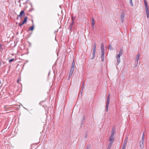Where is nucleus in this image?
Returning <instances> with one entry per match:
<instances>
[{
    "label": "nucleus",
    "mask_w": 149,
    "mask_h": 149,
    "mask_svg": "<svg viewBox=\"0 0 149 149\" xmlns=\"http://www.w3.org/2000/svg\"><path fill=\"white\" fill-rule=\"evenodd\" d=\"M112 143H113L110 142V143L108 145L109 146H111Z\"/></svg>",
    "instance_id": "obj_28"
},
{
    "label": "nucleus",
    "mask_w": 149,
    "mask_h": 149,
    "mask_svg": "<svg viewBox=\"0 0 149 149\" xmlns=\"http://www.w3.org/2000/svg\"><path fill=\"white\" fill-rule=\"evenodd\" d=\"M1 84V81H0V89L2 85Z\"/></svg>",
    "instance_id": "obj_33"
},
{
    "label": "nucleus",
    "mask_w": 149,
    "mask_h": 149,
    "mask_svg": "<svg viewBox=\"0 0 149 149\" xmlns=\"http://www.w3.org/2000/svg\"><path fill=\"white\" fill-rule=\"evenodd\" d=\"M144 3H145V2L146 3H147V2L146 1V0H144Z\"/></svg>",
    "instance_id": "obj_37"
},
{
    "label": "nucleus",
    "mask_w": 149,
    "mask_h": 149,
    "mask_svg": "<svg viewBox=\"0 0 149 149\" xmlns=\"http://www.w3.org/2000/svg\"><path fill=\"white\" fill-rule=\"evenodd\" d=\"M27 19H28V17H27V16H26L24 17L23 21L22 22V24H24L27 21Z\"/></svg>",
    "instance_id": "obj_14"
},
{
    "label": "nucleus",
    "mask_w": 149,
    "mask_h": 149,
    "mask_svg": "<svg viewBox=\"0 0 149 149\" xmlns=\"http://www.w3.org/2000/svg\"><path fill=\"white\" fill-rule=\"evenodd\" d=\"M130 3L132 6H133V4L132 2V0H130Z\"/></svg>",
    "instance_id": "obj_19"
},
{
    "label": "nucleus",
    "mask_w": 149,
    "mask_h": 149,
    "mask_svg": "<svg viewBox=\"0 0 149 149\" xmlns=\"http://www.w3.org/2000/svg\"><path fill=\"white\" fill-rule=\"evenodd\" d=\"M126 145L123 144L122 148L125 149L126 146Z\"/></svg>",
    "instance_id": "obj_24"
},
{
    "label": "nucleus",
    "mask_w": 149,
    "mask_h": 149,
    "mask_svg": "<svg viewBox=\"0 0 149 149\" xmlns=\"http://www.w3.org/2000/svg\"><path fill=\"white\" fill-rule=\"evenodd\" d=\"M110 94H109V95H108V97H110Z\"/></svg>",
    "instance_id": "obj_39"
},
{
    "label": "nucleus",
    "mask_w": 149,
    "mask_h": 149,
    "mask_svg": "<svg viewBox=\"0 0 149 149\" xmlns=\"http://www.w3.org/2000/svg\"><path fill=\"white\" fill-rule=\"evenodd\" d=\"M14 60V58L11 59L9 60V63H11V62H12Z\"/></svg>",
    "instance_id": "obj_23"
},
{
    "label": "nucleus",
    "mask_w": 149,
    "mask_h": 149,
    "mask_svg": "<svg viewBox=\"0 0 149 149\" xmlns=\"http://www.w3.org/2000/svg\"><path fill=\"white\" fill-rule=\"evenodd\" d=\"M88 136V134H85V135L84 136V138H87V137Z\"/></svg>",
    "instance_id": "obj_30"
},
{
    "label": "nucleus",
    "mask_w": 149,
    "mask_h": 149,
    "mask_svg": "<svg viewBox=\"0 0 149 149\" xmlns=\"http://www.w3.org/2000/svg\"><path fill=\"white\" fill-rule=\"evenodd\" d=\"M23 15H24V10H22L20 13L19 14L18 16L17 17H21Z\"/></svg>",
    "instance_id": "obj_8"
},
{
    "label": "nucleus",
    "mask_w": 149,
    "mask_h": 149,
    "mask_svg": "<svg viewBox=\"0 0 149 149\" xmlns=\"http://www.w3.org/2000/svg\"><path fill=\"white\" fill-rule=\"evenodd\" d=\"M34 29V25L33 24L32 26H31L29 29V30L30 31H33Z\"/></svg>",
    "instance_id": "obj_16"
},
{
    "label": "nucleus",
    "mask_w": 149,
    "mask_h": 149,
    "mask_svg": "<svg viewBox=\"0 0 149 149\" xmlns=\"http://www.w3.org/2000/svg\"><path fill=\"white\" fill-rule=\"evenodd\" d=\"M123 50L121 49H120V51L119 52V54H120L121 55H122L123 54Z\"/></svg>",
    "instance_id": "obj_21"
},
{
    "label": "nucleus",
    "mask_w": 149,
    "mask_h": 149,
    "mask_svg": "<svg viewBox=\"0 0 149 149\" xmlns=\"http://www.w3.org/2000/svg\"><path fill=\"white\" fill-rule=\"evenodd\" d=\"M74 65H75V62L74 60L73 59L72 63L71 65V68H70V70H73L74 71Z\"/></svg>",
    "instance_id": "obj_5"
},
{
    "label": "nucleus",
    "mask_w": 149,
    "mask_h": 149,
    "mask_svg": "<svg viewBox=\"0 0 149 149\" xmlns=\"http://www.w3.org/2000/svg\"><path fill=\"white\" fill-rule=\"evenodd\" d=\"M144 4H145V8H146V7H148V4H147V3H146L145 2V3H144Z\"/></svg>",
    "instance_id": "obj_25"
},
{
    "label": "nucleus",
    "mask_w": 149,
    "mask_h": 149,
    "mask_svg": "<svg viewBox=\"0 0 149 149\" xmlns=\"http://www.w3.org/2000/svg\"><path fill=\"white\" fill-rule=\"evenodd\" d=\"M142 136H143L144 137V132L143 133V134Z\"/></svg>",
    "instance_id": "obj_40"
},
{
    "label": "nucleus",
    "mask_w": 149,
    "mask_h": 149,
    "mask_svg": "<svg viewBox=\"0 0 149 149\" xmlns=\"http://www.w3.org/2000/svg\"><path fill=\"white\" fill-rule=\"evenodd\" d=\"M0 48L1 49H2V46L1 44H0Z\"/></svg>",
    "instance_id": "obj_34"
},
{
    "label": "nucleus",
    "mask_w": 149,
    "mask_h": 149,
    "mask_svg": "<svg viewBox=\"0 0 149 149\" xmlns=\"http://www.w3.org/2000/svg\"><path fill=\"white\" fill-rule=\"evenodd\" d=\"M140 141L144 142V137L143 136H142L141 137V140Z\"/></svg>",
    "instance_id": "obj_20"
},
{
    "label": "nucleus",
    "mask_w": 149,
    "mask_h": 149,
    "mask_svg": "<svg viewBox=\"0 0 149 149\" xmlns=\"http://www.w3.org/2000/svg\"><path fill=\"white\" fill-rule=\"evenodd\" d=\"M73 24L74 22H72V23L70 24L68 28V29L70 30V31H72V29L73 28Z\"/></svg>",
    "instance_id": "obj_9"
},
{
    "label": "nucleus",
    "mask_w": 149,
    "mask_h": 149,
    "mask_svg": "<svg viewBox=\"0 0 149 149\" xmlns=\"http://www.w3.org/2000/svg\"><path fill=\"white\" fill-rule=\"evenodd\" d=\"M127 141H126V140H124L123 144L127 145Z\"/></svg>",
    "instance_id": "obj_27"
},
{
    "label": "nucleus",
    "mask_w": 149,
    "mask_h": 149,
    "mask_svg": "<svg viewBox=\"0 0 149 149\" xmlns=\"http://www.w3.org/2000/svg\"><path fill=\"white\" fill-rule=\"evenodd\" d=\"M111 147V146H110L109 145H108V146L107 149H110Z\"/></svg>",
    "instance_id": "obj_31"
},
{
    "label": "nucleus",
    "mask_w": 149,
    "mask_h": 149,
    "mask_svg": "<svg viewBox=\"0 0 149 149\" xmlns=\"http://www.w3.org/2000/svg\"><path fill=\"white\" fill-rule=\"evenodd\" d=\"M96 43H94L93 44V57L92 58V59H93L95 57L96 50Z\"/></svg>",
    "instance_id": "obj_2"
},
{
    "label": "nucleus",
    "mask_w": 149,
    "mask_h": 149,
    "mask_svg": "<svg viewBox=\"0 0 149 149\" xmlns=\"http://www.w3.org/2000/svg\"><path fill=\"white\" fill-rule=\"evenodd\" d=\"M115 133V131L114 129L113 128L112 129L111 131V136H114V134Z\"/></svg>",
    "instance_id": "obj_15"
},
{
    "label": "nucleus",
    "mask_w": 149,
    "mask_h": 149,
    "mask_svg": "<svg viewBox=\"0 0 149 149\" xmlns=\"http://www.w3.org/2000/svg\"><path fill=\"white\" fill-rule=\"evenodd\" d=\"M95 20L93 18L92 19V21L91 23V25L94 26L95 25Z\"/></svg>",
    "instance_id": "obj_18"
},
{
    "label": "nucleus",
    "mask_w": 149,
    "mask_h": 149,
    "mask_svg": "<svg viewBox=\"0 0 149 149\" xmlns=\"http://www.w3.org/2000/svg\"><path fill=\"white\" fill-rule=\"evenodd\" d=\"M91 26H92V27L93 28H94V26H93V25H91Z\"/></svg>",
    "instance_id": "obj_38"
},
{
    "label": "nucleus",
    "mask_w": 149,
    "mask_h": 149,
    "mask_svg": "<svg viewBox=\"0 0 149 149\" xmlns=\"http://www.w3.org/2000/svg\"><path fill=\"white\" fill-rule=\"evenodd\" d=\"M85 116L84 115L83 116V119H82V121L84 120L85 118Z\"/></svg>",
    "instance_id": "obj_32"
},
{
    "label": "nucleus",
    "mask_w": 149,
    "mask_h": 149,
    "mask_svg": "<svg viewBox=\"0 0 149 149\" xmlns=\"http://www.w3.org/2000/svg\"><path fill=\"white\" fill-rule=\"evenodd\" d=\"M124 15L123 14H121L120 15V19L122 23H123L124 22Z\"/></svg>",
    "instance_id": "obj_13"
},
{
    "label": "nucleus",
    "mask_w": 149,
    "mask_h": 149,
    "mask_svg": "<svg viewBox=\"0 0 149 149\" xmlns=\"http://www.w3.org/2000/svg\"><path fill=\"white\" fill-rule=\"evenodd\" d=\"M113 136H110L109 138V141L110 142L113 143V142L114 141V139L113 138Z\"/></svg>",
    "instance_id": "obj_11"
},
{
    "label": "nucleus",
    "mask_w": 149,
    "mask_h": 149,
    "mask_svg": "<svg viewBox=\"0 0 149 149\" xmlns=\"http://www.w3.org/2000/svg\"><path fill=\"white\" fill-rule=\"evenodd\" d=\"M101 58L102 61H104V45L103 43H102L101 44Z\"/></svg>",
    "instance_id": "obj_1"
},
{
    "label": "nucleus",
    "mask_w": 149,
    "mask_h": 149,
    "mask_svg": "<svg viewBox=\"0 0 149 149\" xmlns=\"http://www.w3.org/2000/svg\"><path fill=\"white\" fill-rule=\"evenodd\" d=\"M144 143L140 141L139 142V146L141 149H143L144 148Z\"/></svg>",
    "instance_id": "obj_10"
},
{
    "label": "nucleus",
    "mask_w": 149,
    "mask_h": 149,
    "mask_svg": "<svg viewBox=\"0 0 149 149\" xmlns=\"http://www.w3.org/2000/svg\"><path fill=\"white\" fill-rule=\"evenodd\" d=\"M110 97H107V104L106 106V111L107 112L108 111V108L109 106V103Z\"/></svg>",
    "instance_id": "obj_3"
},
{
    "label": "nucleus",
    "mask_w": 149,
    "mask_h": 149,
    "mask_svg": "<svg viewBox=\"0 0 149 149\" xmlns=\"http://www.w3.org/2000/svg\"><path fill=\"white\" fill-rule=\"evenodd\" d=\"M122 149H125V148L124 149V148H122Z\"/></svg>",
    "instance_id": "obj_42"
},
{
    "label": "nucleus",
    "mask_w": 149,
    "mask_h": 149,
    "mask_svg": "<svg viewBox=\"0 0 149 149\" xmlns=\"http://www.w3.org/2000/svg\"><path fill=\"white\" fill-rule=\"evenodd\" d=\"M84 88V82L82 84V87H81V88H82L81 90L83 91Z\"/></svg>",
    "instance_id": "obj_26"
},
{
    "label": "nucleus",
    "mask_w": 149,
    "mask_h": 149,
    "mask_svg": "<svg viewBox=\"0 0 149 149\" xmlns=\"http://www.w3.org/2000/svg\"><path fill=\"white\" fill-rule=\"evenodd\" d=\"M121 55L120 54H118L117 55V56L116 57V59L117 60V65H118L119 64L120 62V56Z\"/></svg>",
    "instance_id": "obj_4"
},
{
    "label": "nucleus",
    "mask_w": 149,
    "mask_h": 149,
    "mask_svg": "<svg viewBox=\"0 0 149 149\" xmlns=\"http://www.w3.org/2000/svg\"><path fill=\"white\" fill-rule=\"evenodd\" d=\"M86 149H89V148H88V147H87Z\"/></svg>",
    "instance_id": "obj_41"
},
{
    "label": "nucleus",
    "mask_w": 149,
    "mask_h": 149,
    "mask_svg": "<svg viewBox=\"0 0 149 149\" xmlns=\"http://www.w3.org/2000/svg\"><path fill=\"white\" fill-rule=\"evenodd\" d=\"M145 9H146V14L147 15V18H148L149 17V7H146L145 8Z\"/></svg>",
    "instance_id": "obj_7"
},
{
    "label": "nucleus",
    "mask_w": 149,
    "mask_h": 149,
    "mask_svg": "<svg viewBox=\"0 0 149 149\" xmlns=\"http://www.w3.org/2000/svg\"><path fill=\"white\" fill-rule=\"evenodd\" d=\"M83 91L81 90V92H81L80 96H81V94H82V91Z\"/></svg>",
    "instance_id": "obj_35"
},
{
    "label": "nucleus",
    "mask_w": 149,
    "mask_h": 149,
    "mask_svg": "<svg viewBox=\"0 0 149 149\" xmlns=\"http://www.w3.org/2000/svg\"><path fill=\"white\" fill-rule=\"evenodd\" d=\"M128 138H126L125 140H126L127 141Z\"/></svg>",
    "instance_id": "obj_36"
},
{
    "label": "nucleus",
    "mask_w": 149,
    "mask_h": 149,
    "mask_svg": "<svg viewBox=\"0 0 149 149\" xmlns=\"http://www.w3.org/2000/svg\"><path fill=\"white\" fill-rule=\"evenodd\" d=\"M73 72L74 71L70 70L68 78V79H69L70 78V77L72 76Z\"/></svg>",
    "instance_id": "obj_12"
},
{
    "label": "nucleus",
    "mask_w": 149,
    "mask_h": 149,
    "mask_svg": "<svg viewBox=\"0 0 149 149\" xmlns=\"http://www.w3.org/2000/svg\"><path fill=\"white\" fill-rule=\"evenodd\" d=\"M109 49H110V50H113V48L112 47V45L111 44H110L109 45Z\"/></svg>",
    "instance_id": "obj_17"
},
{
    "label": "nucleus",
    "mask_w": 149,
    "mask_h": 149,
    "mask_svg": "<svg viewBox=\"0 0 149 149\" xmlns=\"http://www.w3.org/2000/svg\"><path fill=\"white\" fill-rule=\"evenodd\" d=\"M75 18H76L75 17H74L73 16H72L71 18V19L72 20V22H74V20L75 19Z\"/></svg>",
    "instance_id": "obj_22"
},
{
    "label": "nucleus",
    "mask_w": 149,
    "mask_h": 149,
    "mask_svg": "<svg viewBox=\"0 0 149 149\" xmlns=\"http://www.w3.org/2000/svg\"><path fill=\"white\" fill-rule=\"evenodd\" d=\"M140 56V54L139 53H138L137 55H136V58L135 60V62H137V65L138 64V61L139 58Z\"/></svg>",
    "instance_id": "obj_6"
},
{
    "label": "nucleus",
    "mask_w": 149,
    "mask_h": 149,
    "mask_svg": "<svg viewBox=\"0 0 149 149\" xmlns=\"http://www.w3.org/2000/svg\"><path fill=\"white\" fill-rule=\"evenodd\" d=\"M24 24H22V22L21 23H19V25L20 27H21L22 25H23Z\"/></svg>",
    "instance_id": "obj_29"
}]
</instances>
